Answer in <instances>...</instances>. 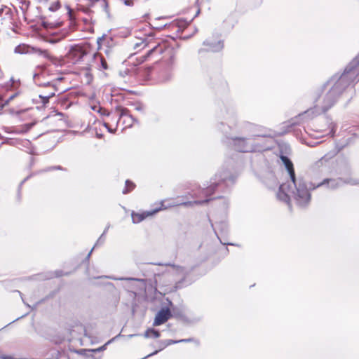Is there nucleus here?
Wrapping results in <instances>:
<instances>
[{
  "mask_svg": "<svg viewBox=\"0 0 359 359\" xmlns=\"http://www.w3.org/2000/svg\"><path fill=\"white\" fill-rule=\"evenodd\" d=\"M280 158L288 172L290 182L280 186L277 197L286 203H289L290 198H293L298 205L306 206L310 202L311 194L304 181L302 179L296 180L293 163L288 157L281 155Z\"/></svg>",
  "mask_w": 359,
  "mask_h": 359,
  "instance_id": "1",
  "label": "nucleus"
},
{
  "mask_svg": "<svg viewBox=\"0 0 359 359\" xmlns=\"http://www.w3.org/2000/svg\"><path fill=\"white\" fill-rule=\"evenodd\" d=\"M343 91V87L339 86L337 81L331 78L324 84L320 94L316 99L314 109L306 111L302 115L313 116L327 111L336 103Z\"/></svg>",
  "mask_w": 359,
  "mask_h": 359,
  "instance_id": "2",
  "label": "nucleus"
},
{
  "mask_svg": "<svg viewBox=\"0 0 359 359\" xmlns=\"http://www.w3.org/2000/svg\"><path fill=\"white\" fill-rule=\"evenodd\" d=\"M264 137V135L252 134L246 138L233 137L231 138V144L234 149L240 152L261 151L267 149L266 147L261 145Z\"/></svg>",
  "mask_w": 359,
  "mask_h": 359,
  "instance_id": "3",
  "label": "nucleus"
},
{
  "mask_svg": "<svg viewBox=\"0 0 359 359\" xmlns=\"http://www.w3.org/2000/svg\"><path fill=\"white\" fill-rule=\"evenodd\" d=\"M337 81L338 85L344 90L353 82L359 81V55L356 56L346 67L341 75L335 74L332 77Z\"/></svg>",
  "mask_w": 359,
  "mask_h": 359,
  "instance_id": "4",
  "label": "nucleus"
},
{
  "mask_svg": "<svg viewBox=\"0 0 359 359\" xmlns=\"http://www.w3.org/2000/svg\"><path fill=\"white\" fill-rule=\"evenodd\" d=\"M209 201V199H206L205 201H187V202H179L175 201L173 199H166L161 201L160 206L156 208V210H158V211L162 210H165L169 208L175 207L178 205H184V206H191L194 204H203Z\"/></svg>",
  "mask_w": 359,
  "mask_h": 359,
  "instance_id": "5",
  "label": "nucleus"
},
{
  "mask_svg": "<svg viewBox=\"0 0 359 359\" xmlns=\"http://www.w3.org/2000/svg\"><path fill=\"white\" fill-rule=\"evenodd\" d=\"M344 184H354L355 182L351 180H343L342 178L339 177L337 179H325L322 182L314 185L312 184V189H316L319 187L323 186L325 184H327V187L331 189H336L340 187H341Z\"/></svg>",
  "mask_w": 359,
  "mask_h": 359,
  "instance_id": "6",
  "label": "nucleus"
},
{
  "mask_svg": "<svg viewBox=\"0 0 359 359\" xmlns=\"http://www.w3.org/2000/svg\"><path fill=\"white\" fill-rule=\"evenodd\" d=\"M229 173L226 171L222 174H216L215 178L211 182V184L205 189H203L202 194L205 196H210L212 194L218 185L220 184V182H226L228 179Z\"/></svg>",
  "mask_w": 359,
  "mask_h": 359,
  "instance_id": "7",
  "label": "nucleus"
},
{
  "mask_svg": "<svg viewBox=\"0 0 359 359\" xmlns=\"http://www.w3.org/2000/svg\"><path fill=\"white\" fill-rule=\"evenodd\" d=\"M46 67L43 65L38 66L35 69L34 75H33V80L34 83L39 86H50L49 81H42V78H44L46 76Z\"/></svg>",
  "mask_w": 359,
  "mask_h": 359,
  "instance_id": "8",
  "label": "nucleus"
},
{
  "mask_svg": "<svg viewBox=\"0 0 359 359\" xmlns=\"http://www.w3.org/2000/svg\"><path fill=\"white\" fill-rule=\"evenodd\" d=\"M84 55L85 52L80 46H74L71 47L67 54V57L68 59L71 60L72 62H76L81 60Z\"/></svg>",
  "mask_w": 359,
  "mask_h": 359,
  "instance_id": "9",
  "label": "nucleus"
},
{
  "mask_svg": "<svg viewBox=\"0 0 359 359\" xmlns=\"http://www.w3.org/2000/svg\"><path fill=\"white\" fill-rule=\"evenodd\" d=\"M171 316L169 309H162L156 315L154 326H158L165 323Z\"/></svg>",
  "mask_w": 359,
  "mask_h": 359,
  "instance_id": "10",
  "label": "nucleus"
},
{
  "mask_svg": "<svg viewBox=\"0 0 359 359\" xmlns=\"http://www.w3.org/2000/svg\"><path fill=\"white\" fill-rule=\"evenodd\" d=\"M158 212V210L154 209L150 211H146L141 213H132V220L133 222L135 224H137L143 221L145 218H147L149 216H152L156 212Z\"/></svg>",
  "mask_w": 359,
  "mask_h": 359,
  "instance_id": "11",
  "label": "nucleus"
},
{
  "mask_svg": "<svg viewBox=\"0 0 359 359\" xmlns=\"http://www.w3.org/2000/svg\"><path fill=\"white\" fill-rule=\"evenodd\" d=\"M34 47L26 44H20L17 46L14 52L17 54H32L34 53Z\"/></svg>",
  "mask_w": 359,
  "mask_h": 359,
  "instance_id": "12",
  "label": "nucleus"
},
{
  "mask_svg": "<svg viewBox=\"0 0 359 359\" xmlns=\"http://www.w3.org/2000/svg\"><path fill=\"white\" fill-rule=\"evenodd\" d=\"M203 44L208 46V50L213 52L221 50L224 46L223 43L221 41H218L216 43H211L208 40H206L203 42Z\"/></svg>",
  "mask_w": 359,
  "mask_h": 359,
  "instance_id": "13",
  "label": "nucleus"
},
{
  "mask_svg": "<svg viewBox=\"0 0 359 359\" xmlns=\"http://www.w3.org/2000/svg\"><path fill=\"white\" fill-rule=\"evenodd\" d=\"M34 53H37L39 55H43L44 57L47 58L50 61H53L54 57L52 56L47 50H41L39 48H34Z\"/></svg>",
  "mask_w": 359,
  "mask_h": 359,
  "instance_id": "14",
  "label": "nucleus"
},
{
  "mask_svg": "<svg viewBox=\"0 0 359 359\" xmlns=\"http://www.w3.org/2000/svg\"><path fill=\"white\" fill-rule=\"evenodd\" d=\"M118 116H119V118H125L124 121L127 122L128 125L129 126H132V123L133 121V118L132 116L127 114L126 109H122L121 114Z\"/></svg>",
  "mask_w": 359,
  "mask_h": 359,
  "instance_id": "15",
  "label": "nucleus"
},
{
  "mask_svg": "<svg viewBox=\"0 0 359 359\" xmlns=\"http://www.w3.org/2000/svg\"><path fill=\"white\" fill-rule=\"evenodd\" d=\"M145 338L154 337L158 338L160 337V333L158 330L154 329H148L144 334Z\"/></svg>",
  "mask_w": 359,
  "mask_h": 359,
  "instance_id": "16",
  "label": "nucleus"
},
{
  "mask_svg": "<svg viewBox=\"0 0 359 359\" xmlns=\"http://www.w3.org/2000/svg\"><path fill=\"white\" fill-rule=\"evenodd\" d=\"M53 90L46 95H40L39 97L42 100V102L46 104L48 102L49 99L55 95V89L52 86Z\"/></svg>",
  "mask_w": 359,
  "mask_h": 359,
  "instance_id": "17",
  "label": "nucleus"
},
{
  "mask_svg": "<svg viewBox=\"0 0 359 359\" xmlns=\"http://www.w3.org/2000/svg\"><path fill=\"white\" fill-rule=\"evenodd\" d=\"M172 78V74L170 71L162 72L159 75V80L161 82H166L170 80Z\"/></svg>",
  "mask_w": 359,
  "mask_h": 359,
  "instance_id": "18",
  "label": "nucleus"
},
{
  "mask_svg": "<svg viewBox=\"0 0 359 359\" xmlns=\"http://www.w3.org/2000/svg\"><path fill=\"white\" fill-rule=\"evenodd\" d=\"M212 226L214 228V230L216 233H217V231H216L217 229H219L221 231V232H226L227 231V224L224 222H222L219 223H216L215 227H214V225L212 224Z\"/></svg>",
  "mask_w": 359,
  "mask_h": 359,
  "instance_id": "19",
  "label": "nucleus"
},
{
  "mask_svg": "<svg viewBox=\"0 0 359 359\" xmlns=\"http://www.w3.org/2000/svg\"><path fill=\"white\" fill-rule=\"evenodd\" d=\"M135 185L133 182L130 180L126 181V187L123 190V194H126L135 188Z\"/></svg>",
  "mask_w": 359,
  "mask_h": 359,
  "instance_id": "20",
  "label": "nucleus"
},
{
  "mask_svg": "<svg viewBox=\"0 0 359 359\" xmlns=\"http://www.w3.org/2000/svg\"><path fill=\"white\" fill-rule=\"evenodd\" d=\"M120 336V334L116 336L115 337L112 338L111 339H110L109 341H108L105 344H104L103 346L97 348H95V349H92V350H89L88 351H92V352H100V351H102L106 349L107 348V346L109 344H111L112 341H114L117 337H118Z\"/></svg>",
  "mask_w": 359,
  "mask_h": 359,
  "instance_id": "21",
  "label": "nucleus"
},
{
  "mask_svg": "<svg viewBox=\"0 0 359 359\" xmlns=\"http://www.w3.org/2000/svg\"><path fill=\"white\" fill-rule=\"evenodd\" d=\"M34 125V123H28V124H25V125L22 126L20 129H17L16 132L18 133H26L28 130H29Z\"/></svg>",
  "mask_w": 359,
  "mask_h": 359,
  "instance_id": "22",
  "label": "nucleus"
},
{
  "mask_svg": "<svg viewBox=\"0 0 359 359\" xmlns=\"http://www.w3.org/2000/svg\"><path fill=\"white\" fill-rule=\"evenodd\" d=\"M154 52H158L159 53H161L163 52V49L159 46L158 44L156 45L154 47H152L149 50H148L147 56H149Z\"/></svg>",
  "mask_w": 359,
  "mask_h": 359,
  "instance_id": "23",
  "label": "nucleus"
},
{
  "mask_svg": "<svg viewBox=\"0 0 359 359\" xmlns=\"http://www.w3.org/2000/svg\"><path fill=\"white\" fill-rule=\"evenodd\" d=\"M60 7V3L59 1L53 2L50 4L49 10L51 11H56Z\"/></svg>",
  "mask_w": 359,
  "mask_h": 359,
  "instance_id": "24",
  "label": "nucleus"
},
{
  "mask_svg": "<svg viewBox=\"0 0 359 359\" xmlns=\"http://www.w3.org/2000/svg\"><path fill=\"white\" fill-rule=\"evenodd\" d=\"M191 341V339H182V340H179V341H174L172 339H168V340L165 341V346H169V345L180 343V342H187V341Z\"/></svg>",
  "mask_w": 359,
  "mask_h": 359,
  "instance_id": "25",
  "label": "nucleus"
},
{
  "mask_svg": "<svg viewBox=\"0 0 359 359\" xmlns=\"http://www.w3.org/2000/svg\"><path fill=\"white\" fill-rule=\"evenodd\" d=\"M110 278L114 279V280H136V281H142L143 280L142 279L133 278H116L110 277Z\"/></svg>",
  "mask_w": 359,
  "mask_h": 359,
  "instance_id": "26",
  "label": "nucleus"
},
{
  "mask_svg": "<svg viewBox=\"0 0 359 359\" xmlns=\"http://www.w3.org/2000/svg\"><path fill=\"white\" fill-rule=\"evenodd\" d=\"M100 62H101V66H102V69H107V68H108L107 63L106 60L102 57L100 58Z\"/></svg>",
  "mask_w": 359,
  "mask_h": 359,
  "instance_id": "27",
  "label": "nucleus"
},
{
  "mask_svg": "<svg viewBox=\"0 0 359 359\" xmlns=\"http://www.w3.org/2000/svg\"><path fill=\"white\" fill-rule=\"evenodd\" d=\"M106 232V230L104 231V233L101 235V236L99 238V239L97 240L96 244L95 246L97 245L98 244L100 243H103L104 241V234Z\"/></svg>",
  "mask_w": 359,
  "mask_h": 359,
  "instance_id": "28",
  "label": "nucleus"
},
{
  "mask_svg": "<svg viewBox=\"0 0 359 359\" xmlns=\"http://www.w3.org/2000/svg\"><path fill=\"white\" fill-rule=\"evenodd\" d=\"M104 126L108 130V131L111 133H114L116 130L115 129L114 130V129H111V128H109V124L107 123H104Z\"/></svg>",
  "mask_w": 359,
  "mask_h": 359,
  "instance_id": "29",
  "label": "nucleus"
},
{
  "mask_svg": "<svg viewBox=\"0 0 359 359\" xmlns=\"http://www.w3.org/2000/svg\"><path fill=\"white\" fill-rule=\"evenodd\" d=\"M142 45H143V46H144H144H146V43H144V41H142L140 43H137L135 45L134 48L136 49V48H137V47H139V46H142Z\"/></svg>",
  "mask_w": 359,
  "mask_h": 359,
  "instance_id": "30",
  "label": "nucleus"
},
{
  "mask_svg": "<svg viewBox=\"0 0 359 359\" xmlns=\"http://www.w3.org/2000/svg\"><path fill=\"white\" fill-rule=\"evenodd\" d=\"M87 351L85 350V349H81L80 351H76L78 353L81 354V355H83L85 352H86Z\"/></svg>",
  "mask_w": 359,
  "mask_h": 359,
  "instance_id": "31",
  "label": "nucleus"
},
{
  "mask_svg": "<svg viewBox=\"0 0 359 359\" xmlns=\"http://www.w3.org/2000/svg\"><path fill=\"white\" fill-rule=\"evenodd\" d=\"M67 9H68V14L69 15V18H72V10L70 9V8L69 6H67Z\"/></svg>",
  "mask_w": 359,
  "mask_h": 359,
  "instance_id": "32",
  "label": "nucleus"
},
{
  "mask_svg": "<svg viewBox=\"0 0 359 359\" xmlns=\"http://www.w3.org/2000/svg\"><path fill=\"white\" fill-rule=\"evenodd\" d=\"M325 161V156L323 157L318 163L317 164L318 165L319 163L322 164L323 161Z\"/></svg>",
  "mask_w": 359,
  "mask_h": 359,
  "instance_id": "33",
  "label": "nucleus"
},
{
  "mask_svg": "<svg viewBox=\"0 0 359 359\" xmlns=\"http://www.w3.org/2000/svg\"><path fill=\"white\" fill-rule=\"evenodd\" d=\"M228 124L233 125L234 124V118L228 121Z\"/></svg>",
  "mask_w": 359,
  "mask_h": 359,
  "instance_id": "34",
  "label": "nucleus"
},
{
  "mask_svg": "<svg viewBox=\"0 0 359 359\" xmlns=\"http://www.w3.org/2000/svg\"><path fill=\"white\" fill-rule=\"evenodd\" d=\"M0 358L2 359H11L9 357L5 356V355H0Z\"/></svg>",
  "mask_w": 359,
  "mask_h": 359,
  "instance_id": "35",
  "label": "nucleus"
},
{
  "mask_svg": "<svg viewBox=\"0 0 359 359\" xmlns=\"http://www.w3.org/2000/svg\"><path fill=\"white\" fill-rule=\"evenodd\" d=\"M92 252H93V250H91L90 251V252L88 254L87 258H88V257L90 256V255H91Z\"/></svg>",
  "mask_w": 359,
  "mask_h": 359,
  "instance_id": "36",
  "label": "nucleus"
},
{
  "mask_svg": "<svg viewBox=\"0 0 359 359\" xmlns=\"http://www.w3.org/2000/svg\"><path fill=\"white\" fill-rule=\"evenodd\" d=\"M25 144H29V142L27 141V140H25L23 142Z\"/></svg>",
  "mask_w": 359,
  "mask_h": 359,
  "instance_id": "37",
  "label": "nucleus"
},
{
  "mask_svg": "<svg viewBox=\"0 0 359 359\" xmlns=\"http://www.w3.org/2000/svg\"><path fill=\"white\" fill-rule=\"evenodd\" d=\"M55 168H56V169H61V168L60 166L55 167Z\"/></svg>",
  "mask_w": 359,
  "mask_h": 359,
  "instance_id": "38",
  "label": "nucleus"
},
{
  "mask_svg": "<svg viewBox=\"0 0 359 359\" xmlns=\"http://www.w3.org/2000/svg\"><path fill=\"white\" fill-rule=\"evenodd\" d=\"M198 13H199V11H197V13H196V16L198 15Z\"/></svg>",
  "mask_w": 359,
  "mask_h": 359,
  "instance_id": "39",
  "label": "nucleus"
},
{
  "mask_svg": "<svg viewBox=\"0 0 359 359\" xmlns=\"http://www.w3.org/2000/svg\"><path fill=\"white\" fill-rule=\"evenodd\" d=\"M133 336H134L133 334H130V335H129V337H132Z\"/></svg>",
  "mask_w": 359,
  "mask_h": 359,
  "instance_id": "40",
  "label": "nucleus"
},
{
  "mask_svg": "<svg viewBox=\"0 0 359 359\" xmlns=\"http://www.w3.org/2000/svg\"><path fill=\"white\" fill-rule=\"evenodd\" d=\"M13 97H14V96H11V97H10V100L13 99Z\"/></svg>",
  "mask_w": 359,
  "mask_h": 359,
  "instance_id": "41",
  "label": "nucleus"
}]
</instances>
